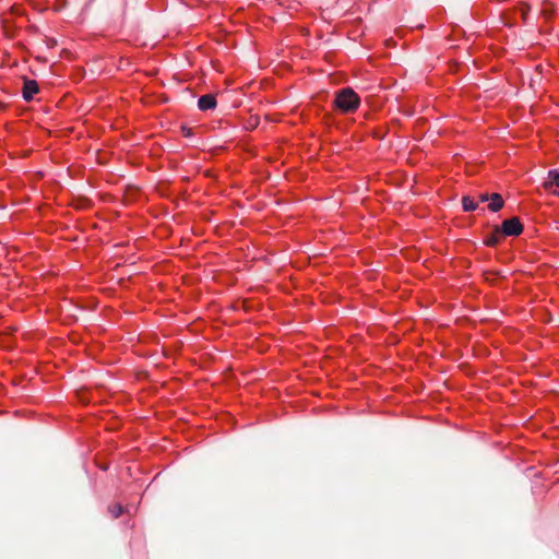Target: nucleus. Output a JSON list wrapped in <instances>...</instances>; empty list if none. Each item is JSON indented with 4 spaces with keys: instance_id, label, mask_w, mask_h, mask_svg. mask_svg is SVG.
<instances>
[{
    "instance_id": "f257e3e1",
    "label": "nucleus",
    "mask_w": 559,
    "mask_h": 559,
    "mask_svg": "<svg viewBox=\"0 0 559 559\" xmlns=\"http://www.w3.org/2000/svg\"><path fill=\"white\" fill-rule=\"evenodd\" d=\"M334 106L341 114H354L360 106V97L352 87L336 92Z\"/></svg>"
},
{
    "instance_id": "f03ea898",
    "label": "nucleus",
    "mask_w": 559,
    "mask_h": 559,
    "mask_svg": "<svg viewBox=\"0 0 559 559\" xmlns=\"http://www.w3.org/2000/svg\"><path fill=\"white\" fill-rule=\"evenodd\" d=\"M499 229L504 236L516 237L522 234L523 224L519 217H511L509 219H504Z\"/></svg>"
},
{
    "instance_id": "7ed1b4c3",
    "label": "nucleus",
    "mask_w": 559,
    "mask_h": 559,
    "mask_svg": "<svg viewBox=\"0 0 559 559\" xmlns=\"http://www.w3.org/2000/svg\"><path fill=\"white\" fill-rule=\"evenodd\" d=\"M545 188L551 190L559 197V170L554 169L548 173V179L545 182Z\"/></svg>"
},
{
    "instance_id": "20e7f679",
    "label": "nucleus",
    "mask_w": 559,
    "mask_h": 559,
    "mask_svg": "<svg viewBox=\"0 0 559 559\" xmlns=\"http://www.w3.org/2000/svg\"><path fill=\"white\" fill-rule=\"evenodd\" d=\"M36 93H38L37 82L34 80H26L23 85V98L26 102H31Z\"/></svg>"
},
{
    "instance_id": "39448f33",
    "label": "nucleus",
    "mask_w": 559,
    "mask_h": 559,
    "mask_svg": "<svg viewBox=\"0 0 559 559\" xmlns=\"http://www.w3.org/2000/svg\"><path fill=\"white\" fill-rule=\"evenodd\" d=\"M216 104V98L212 94L202 95L198 100V107L202 111L214 109Z\"/></svg>"
},
{
    "instance_id": "423d86ee",
    "label": "nucleus",
    "mask_w": 559,
    "mask_h": 559,
    "mask_svg": "<svg viewBox=\"0 0 559 559\" xmlns=\"http://www.w3.org/2000/svg\"><path fill=\"white\" fill-rule=\"evenodd\" d=\"M503 204L504 202L502 197L499 193H492L489 198L488 209L491 212H498L502 209Z\"/></svg>"
},
{
    "instance_id": "0eeeda50",
    "label": "nucleus",
    "mask_w": 559,
    "mask_h": 559,
    "mask_svg": "<svg viewBox=\"0 0 559 559\" xmlns=\"http://www.w3.org/2000/svg\"><path fill=\"white\" fill-rule=\"evenodd\" d=\"M500 234H502L501 230L497 228L491 235L486 237L485 245L496 247L500 242Z\"/></svg>"
},
{
    "instance_id": "6e6552de",
    "label": "nucleus",
    "mask_w": 559,
    "mask_h": 559,
    "mask_svg": "<svg viewBox=\"0 0 559 559\" xmlns=\"http://www.w3.org/2000/svg\"><path fill=\"white\" fill-rule=\"evenodd\" d=\"M462 206L465 212L475 211L478 206V203L471 197H463Z\"/></svg>"
},
{
    "instance_id": "1a4fd4ad",
    "label": "nucleus",
    "mask_w": 559,
    "mask_h": 559,
    "mask_svg": "<svg viewBox=\"0 0 559 559\" xmlns=\"http://www.w3.org/2000/svg\"><path fill=\"white\" fill-rule=\"evenodd\" d=\"M109 513L114 519H118L123 513V508L121 504H112L108 508Z\"/></svg>"
},
{
    "instance_id": "9d476101",
    "label": "nucleus",
    "mask_w": 559,
    "mask_h": 559,
    "mask_svg": "<svg viewBox=\"0 0 559 559\" xmlns=\"http://www.w3.org/2000/svg\"><path fill=\"white\" fill-rule=\"evenodd\" d=\"M489 198H490V195L485 193V194H480L479 200H480V202H486V201H489Z\"/></svg>"
}]
</instances>
